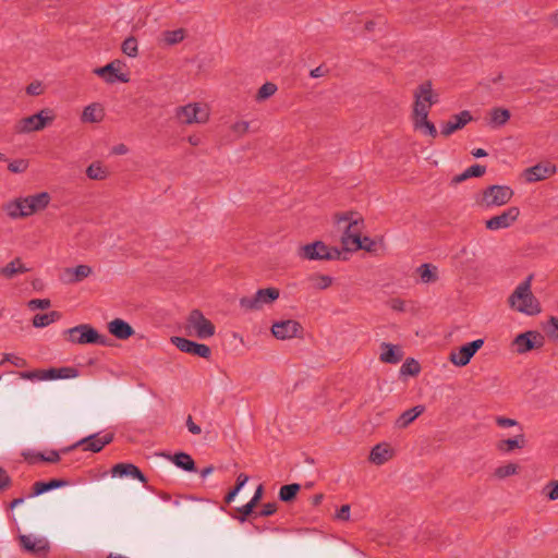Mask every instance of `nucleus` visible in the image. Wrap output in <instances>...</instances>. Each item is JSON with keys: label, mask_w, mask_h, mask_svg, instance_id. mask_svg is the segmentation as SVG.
<instances>
[{"label": "nucleus", "mask_w": 558, "mask_h": 558, "mask_svg": "<svg viewBox=\"0 0 558 558\" xmlns=\"http://www.w3.org/2000/svg\"><path fill=\"white\" fill-rule=\"evenodd\" d=\"M29 269L22 263L20 257L14 258L4 267L0 268V275L7 279H12L16 275L25 274Z\"/></svg>", "instance_id": "nucleus-28"}, {"label": "nucleus", "mask_w": 558, "mask_h": 558, "mask_svg": "<svg viewBox=\"0 0 558 558\" xmlns=\"http://www.w3.org/2000/svg\"><path fill=\"white\" fill-rule=\"evenodd\" d=\"M107 174V170L99 162H94L86 169V175L92 180H104Z\"/></svg>", "instance_id": "nucleus-43"}, {"label": "nucleus", "mask_w": 558, "mask_h": 558, "mask_svg": "<svg viewBox=\"0 0 558 558\" xmlns=\"http://www.w3.org/2000/svg\"><path fill=\"white\" fill-rule=\"evenodd\" d=\"M421 371V366L418 364L417 361H415L414 359H408L402 365H401V368H400V373L402 375H411V376H415L420 373Z\"/></svg>", "instance_id": "nucleus-47"}, {"label": "nucleus", "mask_w": 558, "mask_h": 558, "mask_svg": "<svg viewBox=\"0 0 558 558\" xmlns=\"http://www.w3.org/2000/svg\"><path fill=\"white\" fill-rule=\"evenodd\" d=\"M28 201L29 211H32V215L44 210L50 203L51 197L50 194L47 192H40L38 194L28 195L26 196Z\"/></svg>", "instance_id": "nucleus-27"}, {"label": "nucleus", "mask_w": 558, "mask_h": 558, "mask_svg": "<svg viewBox=\"0 0 558 558\" xmlns=\"http://www.w3.org/2000/svg\"><path fill=\"white\" fill-rule=\"evenodd\" d=\"M66 484L63 480H50L49 482H36L33 485V493L31 494L32 497L39 496L44 493H47L51 489L62 487Z\"/></svg>", "instance_id": "nucleus-35"}, {"label": "nucleus", "mask_w": 558, "mask_h": 558, "mask_svg": "<svg viewBox=\"0 0 558 558\" xmlns=\"http://www.w3.org/2000/svg\"><path fill=\"white\" fill-rule=\"evenodd\" d=\"M61 318V313L57 311H51L45 314H36L33 317V326L36 328L46 327Z\"/></svg>", "instance_id": "nucleus-37"}, {"label": "nucleus", "mask_w": 558, "mask_h": 558, "mask_svg": "<svg viewBox=\"0 0 558 558\" xmlns=\"http://www.w3.org/2000/svg\"><path fill=\"white\" fill-rule=\"evenodd\" d=\"M105 117L104 108L100 104L94 102L85 107L82 113V121L97 123L102 121Z\"/></svg>", "instance_id": "nucleus-29"}, {"label": "nucleus", "mask_w": 558, "mask_h": 558, "mask_svg": "<svg viewBox=\"0 0 558 558\" xmlns=\"http://www.w3.org/2000/svg\"><path fill=\"white\" fill-rule=\"evenodd\" d=\"M4 362H10L12 363L14 366L16 367H25L27 362L25 359L23 357H20V356H16L14 354H11V353H4L3 354V360L0 362V366L4 363Z\"/></svg>", "instance_id": "nucleus-52"}, {"label": "nucleus", "mask_w": 558, "mask_h": 558, "mask_svg": "<svg viewBox=\"0 0 558 558\" xmlns=\"http://www.w3.org/2000/svg\"><path fill=\"white\" fill-rule=\"evenodd\" d=\"M545 329H546L547 335L551 339H554L555 341H558V318L550 317Z\"/></svg>", "instance_id": "nucleus-53"}, {"label": "nucleus", "mask_w": 558, "mask_h": 558, "mask_svg": "<svg viewBox=\"0 0 558 558\" xmlns=\"http://www.w3.org/2000/svg\"><path fill=\"white\" fill-rule=\"evenodd\" d=\"M122 52L128 57L135 58L138 54V46L135 37L130 36L122 43Z\"/></svg>", "instance_id": "nucleus-45"}, {"label": "nucleus", "mask_w": 558, "mask_h": 558, "mask_svg": "<svg viewBox=\"0 0 558 558\" xmlns=\"http://www.w3.org/2000/svg\"><path fill=\"white\" fill-rule=\"evenodd\" d=\"M519 466L515 463H508L506 465H501L495 469L494 476L498 480H504L508 476L514 475L518 473Z\"/></svg>", "instance_id": "nucleus-44"}, {"label": "nucleus", "mask_w": 558, "mask_h": 558, "mask_svg": "<svg viewBox=\"0 0 558 558\" xmlns=\"http://www.w3.org/2000/svg\"><path fill=\"white\" fill-rule=\"evenodd\" d=\"M556 172V167L551 165H535L525 170V179L529 182H536L553 175Z\"/></svg>", "instance_id": "nucleus-22"}, {"label": "nucleus", "mask_w": 558, "mask_h": 558, "mask_svg": "<svg viewBox=\"0 0 558 558\" xmlns=\"http://www.w3.org/2000/svg\"><path fill=\"white\" fill-rule=\"evenodd\" d=\"M248 128H250V123L246 121H239L232 125L233 132H235L240 135L246 133L248 131Z\"/></svg>", "instance_id": "nucleus-62"}, {"label": "nucleus", "mask_w": 558, "mask_h": 558, "mask_svg": "<svg viewBox=\"0 0 558 558\" xmlns=\"http://www.w3.org/2000/svg\"><path fill=\"white\" fill-rule=\"evenodd\" d=\"M525 446V437L522 432L513 438L504 439L497 442V449L501 452H511L514 449H521Z\"/></svg>", "instance_id": "nucleus-30"}, {"label": "nucleus", "mask_w": 558, "mask_h": 558, "mask_svg": "<svg viewBox=\"0 0 558 558\" xmlns=\"http://www.w3.org/2000/svg\"><path fill=\"white\" fill-rule=\"evenodd\" d=\"M111 475L113 477L130 476L138 480L143 484L147 483V477L143 472L133 463H117L111 469Z\"/></svg>", "instance_id": "nucleus-21"}, {"label": "nucleus", "mask_w": 558, "mask_h": 558, "mask_svg": "<svg viewBox=\"0 0 558 558\" xmlns=\"http://www.w3.org/2000/svg\"><path fill=\"white\" fill-rule=\"evenodd\" d=\"M335 222L338 226L344 225L341 235L343 250L347 252H356L361 248V234L364 221L357 214L349 211L335 215Z\"/></svg>", "instance_id": "nucleus-1"}, {"label": "nucleus", "mask_w": 558, "mask_h": 558, "mask_svg": "<svg viewBox=\"0 0 558 558\" xmlns=\"http://www.w3.org/2000/svg\"><path fill=\"white\" fill-rule=\"evenodd\" d=\"M495 421H496V424L499 427H513V426H517L519 428V430L522 432V427L520 426L519 422L513 420V418H508V417H504V416H497Z\"/></svg>", "instance_id": "nucleus-55"}, {"label": "nucleus", "mask_w": 558, "mask_h": 558, "mask_svg": "<svg viewBox=\"0 0 558 558\" xmlns=\"http://www.w3.org/2000/svg\"><path fill=\"white\" fill-rule=\"evenodd\" d=\"M25 459L29 463H35L37 460L49 462V463H56L60 460V454L56 450H51L48 454H44L40 452H27L24 453Z\"/></svg>", "instance_id": "nucleus-39"}, {"label": "nucleus", "mask_w": 558, "mask_h": 558, "mask_svg": "<svg viewBox=\"0 0 558 558\" xmlns=\"http://www.w3.org/2000/svg\"><path fill=\"white\" fill-rule=\"evenodd\" d=\"M380 349L379 360L384 363L398 364L403 357L402 351L397 345L383 342Z\"/></svg>", "instance_id": "nucleus-24"}, {"label": "nucleus", "mask_w": 558, "mask_h": 558, "mask_svg": "<svg viewBox=\"0 0 558 558\" xmlns=\"http://www.w3.org/2000/svg\"><path fill=\"white\" fill-rule=\"evenodd\" d=\"M533 275L526 277L511 293L508 299L509 305L525 315H537L541 313L542 307L538 300L534 296L531 290Z\"/></svg>", "instance_id": "nucleus-2"}, {"label": "nucleus", "mask_w": 558, "mask_h": 558, "mask_svg": "<svg viewBox=\"0 0 558 558\" xmlns=\"http://www.w3.org/2000/svg\"><path fill=\"white\" fill-rule=\"evenodd\" d=\"M280 295L277 288L259 289L252 296L240 299V306L245 311H259L265 305L272 304Z\"/></svg>", "instance_id": "nucleus-7"}, {"label": "nucleus", "mask_w": 558, "mask_h": 558, "mask_svg": "<svg viewBox=\"0 0 558 558\" xmlns=\"http://www.w3.org/2000/svg\"><path fill=\"white\" fill-rule=\"evenodd\" d=\"M336 518L341 521H348L350 519V506L349 505L341 506V508L338 510V512L336 514Z\"/></svg>", "instance_id": "nucleus-63"}, {"label": "nucleus", "mask_w": 558, "mask_h": 558, "mask_svg": "<svg viewBox=\"0 0 558 558\" xmlns=\"http://www.w3.org/2000/svg\"><path fill=\"white\" fill-rule=\"evenodd\" d=\"M187 329L199 339H207L215 335V325L207 319L199 310H193L187 317Z\"/></svg>", "instance_id": "nucleus-9"}, {"label": "nucleus", "mask_w": 558, "mask_h": 558, "mask_svg": "<svg viewBox=\"0 0 558 558\" xmlns=\"http://www.w3.org/2000/svg\"><path fill=\"white\" fill-rule=\"evenodd\" d=\"M546 489H548L546 496L549 500L554 501L558 499V481L549 482L546 486Z\"/></svg>", "instance_id": "nucleus-58"}, {"label": "nucleus", "mask_w": 558, "mask_h": 558, "mask_svg": "<svg viewBox=\"0 0 558 558\" xmlns=\"http://www.w3.org/2000/svg\"><path fill=\"white\" fill-rule=\"evenodd\" d=\"M301 486L298 483L283 485L279 490V499L283 502H290L295 499Z\"/></svg>", "instance_id": "nucleus-41"}, {"label": "nucleus", "mask_w": 558, "mask_h": 558, "mask_svg": "<svg viewBox=\"0 0 558 558\" xmlns=\"http://www.w3.org/2000/svg\"><path fill=\"white\" fill-rule=\"evenodd\" d=\"M483 339H476L463 344L458 350L450 352L449 361L456 366L463 367L470 363L471 359L483 347Z\"/></svg>", "instance_id": "nucleus-13"}, {"label": "nucleus", "mask_w": 558, "mask_h": 558, "mask_svg": "<svg viewBox=\"0 0 558 558\" xmlns=\"http://www.w3.org/2000/svg\"><path fill=\"white\" fill-rule=\"evenodd\" d=\"M425 411L424 405H416L404 411L396 421V425L399 428H405L409 426L417 416Z\"/></svg>", "instance_id": "nucleus-32"}, {"label": "nucleus", "mask_w": 558, "mask_h": 558, "mask_svg": "<svg viewBox=\"0 0 558 558\" xmlns=\"http://www.w3.org/2000/svg\"><path fill=\"white\" fill-rule=\"evenodd\" d=\"M393 456V450L387 444H378L376 445L369 453V461L374 464L381 465L391 459Z\"/></svg>", "instance_id": "nucleus-25"}, {"label": "nucleus", "mask_w": 558, "mask_h": 558, "mask_svg": "<svg viewBox=\"0 0 558 558\" xmlns=\"http://www.w3.org/2000/svg\"><path fill=\"white\" fill-rule=\"evenodd\" d=\"M472 114L469 110H463L458 114H453L446 123L442 124L440 133L445 137H448L452 133L463 129L469 122L472 121Z\"/></svg>", "instance_id": "nucleus-17"}, {"label": "nucleus", "mask_w": 558, "mask_h": 558, "mask_svg": "<svg viewBox=\"0 0 558 558\" xmlns=\"http://www.w3.org/2000/svg\"><path fill=\"white\" fill-rule=\"evenodd\" d=\"M108 72H109V68H107L106 65L94 70L95 74L102 77L109 84H113L116 82H121V83L130 82L129 74H116V76H109Z\"/></svg>", "instance_id": "nucleus-42"}, {"label": "nucleus", "mask_w": 558, "mask_h": 558, "mask_svg": "<svg viewBox=\"0 0 558 558\" xmlns=\"http://www.w3.org/2000/svg\"><path fill=\"white\" fill-rule=\"evenodd\" d=\"M341 251L329 247L323 241H315L300 247L299 256L308 260H335L341 258Z\"/></svg>", "instance_id": "nucleus-4"}, {"label": "nucleus", "mask_w": 558, "mask_h": 558, "mask_svg": "<svg viewBox=\"0 0 558 558\" xmlns=\"http://www.w3.org/2000/svg\"><path fill=\"white\" fill-rule=\"evenodd\" d=\"M54 120L52 110L49 108L40 110L38 113L21 119L15 125V132L20 134L41 131Z\"/></svg>", "instance_id": "nucleus-6"}, {"label": "nucleus", "mask_w": 558, "mask_h": 558, "mask_svg": "<svg viewBox=\"0 0 558 558\" xmlns=\"http://www.w3.org/2000/svg\"><path fill=\"white\" fill-rule=\"evenodd\" d=\"M438 94L434 93L430 81L420 84L414 90V106L411 118L428 116L433 105L438 102Z\"/></svg>", "instance_id": "nucleus-3"}, {"label": "nucleus", "mask_w": 558, "mask_h": 558, "mask_svg": "<svg viewBox=\"0 0 558 558\" xmlns=\"http://www.w3.org/2000/svg\"><path fill=\"white\" fill-rule=\"evenodd\" d=\"M254 506H252L250 502L246 505L238 508V511L240 512V515L238 517L240 522H244L246 518L251 514H253Z\"/></svg>", "instance_id": "nucleus-57"}, {"label": "nucleus", "mask_w": 558, "mask_h": 558, "mask_svg": "<svg viewBox=\"0 0 558 558\" xmlns=\"http://www.w3.org/2000/svg\"><path fill=\"white\" fill-rule=\"evenodd\" d=\"M26 93L32 96H38L43 93V85L40 82H33L26 87Z\"/></svg>", "instance_id": "nucleus-61"}, {"label": "nucleus", "mask_w": 558, "mask_h": 558, "mask_svg": "<svg viewBox=\"0 0 558 558\" xmlns=\"http://www.w3.org/2000/svg\"><path fill=\"white\" fill-rule=\"evenodd\" d=\"M22 548L34 555L46 556L49 551V543L46 538H37L33 535H20L19 537Z\"/></svg>", "instance_id": "nucleus-18"}, {"label": "nucleus", "mask_w": 558, "mask_h": 558, "mask_svg": "<svg viewBox=\"0 0 558 558\" xmlns=\"http://www.w3.org/2000/svg\"><path fill=\"white\" fill-rule=\"evenodd\" d=\"M93 274V269L88 265H78L76 267H69L61 274V281L66 284H74L83 281Z\"/></svg>", "instance_id": "nucleus-19"}, {"label": "nucleus", "mask_w": 558, "mask_h": 558, "mask_svg": "<svg viewBox=\"0 0 558 558\" xmlns=\"http://www.w3.org/2000/svg\"><path fill=\"white\" fill-rule=\"evenodd\" d=\"M186 427H187L189 432L193 435H199L202 433L201 427L194 423L191 415H189L186 418Z\"/></svg>", "instance_id": "nucleus-64"}, {"label": "nucleus", "mask_w": 558, "mask_h": 558, "mask_svg": "<svg viewBox=\"0 0 558 558\" xmlns=\"http://www.w3.org/2000/svg\"><path fill=\"white\" fill-rule=\"evenodd\" d=\"M513 196V191L507 185H490L483 191L481 204L485 207H499L507 204Z\"/></svg>", "instance_id": "nucleus-10"}, {"label": "nucleus", "mask_w": 558, "mask_h": 558, "mask_svg": "<svg viewBox=\"0 0 558 558\" xmlns=\"http://www.w3.org/2000/svg\"><path fill=\"white\" fill-rule=\"evenodd\" d=\"M28 307L31 310H47L50 307L51 303L49 299H33L28 302Z\"/></svg>", "instance_id": "nucleus-54"}, {"label": "nucleus", "mask_w": 558, "mask_h": 558, "mask_svg": "<svg viewBox=\"0 0 558 558\" xmlns=\"http://www.w3.org/2000/svg\"><path fill=\"white\" fill-rule=\"evenodd\" d=\"M247 481H248L247 475H245L243 473L239 474V476L236 478V485L226 495L225 501L227 504H230L235 498V496L241 490V488L246 484Z\"/></svg>", "instance_id": "nucleus-46"}, {"label": "nucleus", "mask_w": 558, "mask_h": 558, "mask_svg": "<svg viewBox=\"0 0 558 558\" xmlns=\"http://www.w3.org/2000/svg\"><path fill=\"white\" fill-rule=\"evenodd\" d=\"M68 341L76 344H102L105 345L106 337L100 335L94 327L88 324H81L69 328L64 331Z\"/></svg>", "instance_id": "nucleus-5"}, {"label": "nucleus", "mask_w": 558, "mask_h": 558, "mask_svg": "<svg viewBox=\"0 0 558 558\" xmlns=\"http://www.w3.org/2000/svg\"><path fill=\"white\" fill-rule=\"evenodd\" d=\"M520 209L515 206L509 207L500 215L494 216L488 219L485 225L488 230H499L509 228L519 217Z\"/></svg>", "instance_id": "nucleus-16"}, {"label": "nucleus", "mask_w": 558, "mask_h": 558, "mask_svg": "<svg viewBox=\"0 0 558 558\" xmlns=\"http://www.w3.org/2000/svg\"><path fill=\"white\" fill-rule=\"evenodd\" d=\"M186 32L184 28H178L174 31H165L161 33L160 41L165 46H174L181 43L185 38Z\"/></svg>", "instance_id": "nucleus-36"}, {"label": "nucleus", "mask_w": 558, "mask_h": 558, "mask_svg": "<svg viewBox=\"0 0 558 558\" xmlns=\"http://www.w3.org/2000/svg\"><path fill=\"white\" fill-rule=\"evenodd\" d=\"M108 329L111 335L120 340H126L134 335L133 327L121 318H116L108 324Z\"/></svg>", "instance_id": "nucleus-23"}, {"label": "nucleus", "mask_w": 558, "mask_h": 558, "mask_svg": "<svg viewBox=\"0 0 558 558\" xmlns=\"http://www.w3.org/2000/svg\"><path fill=\"white\" fill-rule=\"evenodd\" d=\"M416 272L423 283H434L438 280V268L432 264H422Z\"/></svg>", "instance_id": "nucleus-34"}, {"label": "nucleus", "mask_w": 558, "mask_h": 558, "mask_svg": "<svg viewBox=\"0 0 558 558\" xmlns=\"http://www.w3.org/2000/svg\"><path fill=\"white\" fill-rule=\"evenodd\" d=\"M314 286L319 290H325L332 283V278L327 275H316L312 278Z\"/></svg>", "instance_id": "nucleus-51"}, {"label": "nucleus", "mask_w": 558, "mask_h": 558, "mask_svg": "<svg viewBox=\"0 0 558 558\" xmlns=\"http://www.w3.org/2000/svg\"><path fill=\"white\" fill-rule=\"evenodd\" d=\"M413 123V129L423 135L430 136L433 138L437 137L438 132L435 124L428 120V116H422L416 118H411Z\"/></svg>", "instance_id": "nucleus-26"}, {"label": "nucleus", "mask_w": 558, "mask_h": 558, "mask_svg": "<svg viewBox=\"0 0 558 558\" xmlns=\"http://www.w3.org/2000/svg\"><path fill=\"white\" fill-rule=\"evenodd\" d=\"M361 244H362V246L360 250H364L366 252L375 251L376 242L368 236H364V238L361 236Z\"/></svg>", "instance_id": "nucleus-60"}, {"label": "nucleus", "mask_w": 558, "mask_h": 558, "mask_svg": "<svg viewBox=\"0 0 558 558\" xmlns=\"http://www.w3.org/2000/svg\"><path fill=\"white\" fill-rule=\"evenodd\" d=\"M277 511L276 502H267L263 505L262 510L258 513H255V517H269L272 515Z\"/></svg>", "instance_id": "nucleus-56"}, {"label": "nucleus", "mask_w": 558, "mask_h": 558, "mask_svg": "<svg viewBox=\"0 0 558 558\" xmlns=\"http://www.w3.org/2000/svg\"><path fill=\"white\" fill-rule=\"evenodd\" d=\"M510 119V111L504 108H494L489 113V124L492 126H502Z\"/></svg>", "instance_id": "nucleus-38"}, {"label": "nucleus", "mask_w": 558, "mask_h": 558, "mask_svg": "<svg viewBox=\"0 0 558 558\" xmlns=\"http://www.w3.org/2000/svg\"><path fill=\"white\" fill-rule=\"evenodd\" d=\"M123 63L120 60H113L112 62L108 63L106 66L109 68L108 75L109 76H116V74H123L120 70Z\"/></svg>", "instance_id": "nucleus-59"}, {"label": "nucleus", "mask_w": 558, "mask_h": 558, "mask_svg": "<svg viewBox=\"0 0 558 558\" xmlns=\"http://www.w3.org/2000/svg\"><path fill=\"white\" fill-rule=\"evenodd\" d=\"M3 209L12 219L25 218L32 215L26 197H19L7 203Z\"/></svg>", "instance_id": "nucleus-20"}, {"label": "nucleus", "mask_w": 558, "mask_h": 558, "mask_svg": "<svg viewBox=\"0 0 558 558\" xmlns=\"http://www.w3.org/2000/svg\"><path fill=\"white\" fill-rule=\"evenodd\" d=\"M77 375H78V372L76 368L65 366V367H60V368L46 369L44 378H46V380L69 379V378H75Z\"/></svg>", "instance_id": "nucleus-31"}, {"label": "nucleus", "mask_w": 558, "mask_h": 558, "mask_svg": "<svg viewBox=\"0 0 558 558\" xmlns=\"http://www.w3.org/2000/svg\"><path fill=\"white\" fill-rule=\"evenodd\" d=\"M544 343V337L537 331H526L518 335L513 344L518 353H526L534 348H541Z\"/></svg>", "instance_id": "nucleus-15"}, {"label": "nucleus", "mask_w": 558, "mask_h": 558, "mask_svg": "<svg viewBox=\"0 0 558 558\" xmlns=\"http://www.w3.org/2000/svg\"><path fill=\"white\" fill-rule=\"evenodd\" d=\"M171 342L184 353H189L192 355H196L203 359H209L211 355V350L208 345L203 343H197L195 341L189 340L182 337H172Z\"/></svg>", "instance_id": "nucleus-14"}, {"label": "nucleus", "mask_w": 558, "mask_h": 558, "mask_svg": "<svg viewBox=\"0 0 558 558\" xmlns=\"http://www.w3.org/2000/svg\"><path fill=\"white\" fill-rule=\"evenodd\" d=\"M45 372H46V369H35V371L21 372L19 375L22 379L46 380V378H44Z\"/></svg>", "instance_id": "nucleus-50"}, {"label": "nucleus", "mask_w": 558, "mask_h": 558, "mask_svg": "<svg viewBox=\"0 0 558 558\" xmlns=\"http://www.w3.org/2000/svg\"><path fill=\"white\" fill-rule=\"evenodd\" d=\"M175 118L182 124H202L208 121L209 111L205 106L192 102L178 107L175 110Z\"/></svg>", "instance_id": "nucleus-8"}, {"label": "nucleus", "mask_w": 558, "mask_h": 558, "mask_svg": "<svg viewBox=\"0 0 558 558\" xmlns=\"http://www.w3.org/2000/svg\"><path fill=\"white\" fill-rule=\"evenodd\" d=\"M271 333L278 340H289L302 337L303 327L294 319L279 320L272 324Z\"/></svg>", "instance_id": "nucleus-12"}, {"label": "nucleus", "mask_w": 558, "mask_h": 558, "mask_svg": "<svg viewBox=\"0 0 558 558\" xmlns=\"http://www.w3.org/2000/svg\"><path fill=\"white\" fill-rule=\"evenodd\" d=\"M113 440V434L107 433L105 435H100L99 433L89 435L74 445L65 448L62 452H69L77 447H83L85 451L99 452L104 449L106 445H109Z\"/></svg>", "instance_id": "nucleus-11"}, {"label": "nucleus", "mask_w": 558, "mask_h": 558, "mask_svg": "<svg viewBox=\"0 0 558 558\" xmlns=\"http://www.w3.org/2000/svg\"><path fill=\"white\" fill-rule=\"evenodd\" d=\"M172 461L178 468L184 471L193 472L196 470L194 460L190 454L185 452L175 453L172 458Z\"/></svg>", "instance_id": "nucleus-40"}, {"label": "nucleus", "mask_w": 558, "mask_h": 558, "mask_svg": "<svg viewBox=\"0 0 558 558\" xmlns=\"http://www.w3.org/2000/svg\"><path fill=\"white\" fill-rule=\"evenodd\" d=\"M277 92V86L274 83L267 82L263 84L256 95L257 100H265L271 97Z\"/></svg>", "instance_id": "nucleus-48"}, {"label": "nucleus", "mask_w": 558, "mask_h": 558, "mask_svg": "<svg viewBox=\"0 0 558 558\" xmlns=\"http://www.w3.org/2000/svg\"><path fill=\"white\" fill-rule=\"evenodd\" d=\"M28 168V161L25 159H15L13 161H10L8 165L9 171L12 173H23Z\"/></svg>", "instance_id": "nucleus-49"}, {"label": "nucleus", "mask_w": 558, "mask_h": 558, "mask_svg": "<svg viewBox=\"0 0 558 558\" xmlns=\"http://www.w3.org/2000/svg\"><path fill=\"white\" fill-rule=\"evenodd\" d=\"M486 172V167L482 165H473L465 169L462 173L456 175L452 178L451 183L452 184H459L470 178H478L482 177Z\"/></svg>", "instance_id": "nucleus-33"}]
</instances>
